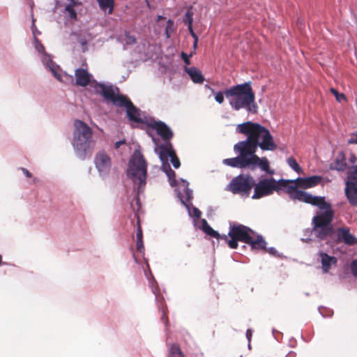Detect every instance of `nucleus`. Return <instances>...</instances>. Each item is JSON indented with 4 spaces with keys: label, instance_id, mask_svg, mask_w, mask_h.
I'll list each match as a JSON object with an SVG mask.
<instances>
[{
    "label": "nucleus",
    "instance_id": "obj_42",
    "mask_svg": "<svg viewBox=\"0 0 357 357\" xmlns=\"http://www.w3.org/2000/svg\"><path fill=\"white\" fill-rule=\"evenodd\" d=\"M165 174H167L170 181H172V182H175L176 173L174 170L171 169L167 173Z\"/></svg>",
    "mask_w": 357,
    "mask_h": 357
},
{
    "label": "nucleus",
    "instance_id": "obj_51",
    "mask_svg": "<svg viewBox=\"0 0 357 357\" xmlns=\"http://www.w3.org/2000/svg\"><path fill=\"white\" fill-rule=\"evenodd\" d=\"M252 335V331L251 329H248L246 331V337L249 342L251 340Z\"/></svg>",
    "mask_w": 357,
    "mask_h": 357
},
{
    "label": "nucleus",
    "instance_id": "obj_13",
    "mask_svg": "<svg viewBox=\"0 0 357 357\" xmlns=\"http://www.w3.org/2000/svg\"><path fill=\"white\" fill-rule=\"evenodd\" d=\"M159 158L160 160H167L170 158L173 167L176 169L178 168L181 165L180 160L177 157L175 151L173 149L172 145L170 142L165 144H160L158 146Z\"/></svg>",
    "mask_w": 357,
    "mask_h": 357
},
{
    "label": "nucleus",
    "instance_id": "obj_61",
    "mask_svg": "<svg viewBox=\"0 0 357 357\" xmlns=\"http://www.w3.org/2000/svg\"><path fill=\"white\" fill-rule=\"evenodd\" d=\"M146 3H147V6H148L149 7H150V4H149V3L148 0H146Z\"/></svg>",
    "mask_w": 357,
    "mask_h": 357
},
{
    "label": "nucleus",
    "instance_id": "obj_22",
    "mask_svg": "<svg viewBox=\"0 0 357 357\" xmlns=\"http://www.w3.org/2000/svg\"><path fill=\"white\" fill-rule=\"evenodd\" d=\"M247 244H248L252 250L266 251V242L261 235L252 234Z\"/></svg>",
    "mask_w": 357,
    "mask_h": 357
},
{
    "label": "nucleus",
    "instance_id": "obj_8",
    "mask_svg": "<svg viewBox=\"0 0 357 357\" xmlns=\"http://www.w3.org/2000/svg\"><path fill=\"white\" fill-rule=\"evenodd\" d=\"M254 185L255 181L252 176L240 174L231 181L229 188L234 194L248 197Z\"/></svg>",
    "mask_w": 357,
    "mask_h": 357
},
{
    "label": "nucleus",
    "instance_id": "obj_60",
    "mask_svg": "<svg viewBox=\"0 0 357 357\" xmlns=\"http://www.w3.org/2000/svg\"><path fill=\"white\" fill-rule=\"evenodd\" d=\"M40 48L43 50H44V47L43 46V45L40 44Z\"/></svg>",
    "mask_w": 357,
    "mask_h": 357
},
{
    "label": "nucleus",
    "instance_id": "obj_39",
    "mask_svg": "<svg viewBox=\"0 0 357 357\" xmlns=\"http://www.w3.org/2000/svg\"><path fill=\"white\" fill-rule=\"evenodd\" d=\"M350 268L352 274L357 278V259H354L351 261Z\"/></svg>",
    "mask_w": 357,
    "mask_h": 357
},
{
    "label": "nucleus",
    "instance_id": "obj_24",
    "mask_svg": "<svg viewBox=\"0 0 357 357\" xmlns=\"http://www.w3.org/2000/svg\"><path fill=\"white\" fill-rule=\"evenodd\" d=\"M321 268L324 273H327L331 268L333 265H336L337 259L336 257L329 256L328 254L324 252L320 253Z\"/></svg>",
    "mask_w": 357,
    "mask_h": 357
},
{
    "label": "nucleus",
    "instance_id": "obj_56",
    "mask_svg": "<svg viewBox=\"0 0 357 357\" xmlns=\"http://www.w3.org/2000/svg\"><path fill=\"white\" fill-rule=\"evenodd\" d=\"M286 357H295V354L294 352L289 353Z\"/></svg>",
    "mask_w": 357,
    "mask_h": 357
},
{
    "label": "nucleus",
    "instance_id": "obj_30",
    "mask_svg": "<svg viewBox=\"0 0 357 357\" xmlns=\"http://www.w3.org/2000/svg\"><path fill=\"white\" fill-rule=\"evenodd\" d=\"M287 163L289 166L294 169L296 172L300 174L302 172V168L296 162V159L293 157H290L287 159Z\"/></svg>",
    "mask_w": 357,
    "mask_h": 357
},
{
    "label": "nucleus",
    "instance_id": "obj_17",
    "mask_svg": "<svg viewBox=\"0 0 357 357\" xmlns=\"http://www.w3.org/2000/svg\"><path fill=\"white\" fill-rule=\"evenodd\" d=\"M255 166H258L262 171L270 174H273L274 173V171L270 169L269 162L266 157L259 158L255 153L250 154L248 167L254 169Z\"/></svg>",
    "mask_w": 357,
    "mask_h": 357
},
{
    "label": "nucleus",
    "instance_id": "obj_16",
    "mask_svg": "<svg viewBox=\"0 0 357 357\" xmlns=\"http://www.w3.org/2000/svg\"><path fill=\"white\" fill-rule=\"evenodd\" d=\"M94 162L98 170L102 173L108 172L112 166L111 158L104 151L96 153Z\"/></svg>",
    "mask_w": 357,
    "mask_h": 357
},
{
    "label": "nucleus",
    "instance_id": "obj_28",
    "mask_svg": "<svg viewBox=\"0 0 357 357\" xmlns=\"http://www.w3.org/2000/svg\"><path fill=\"white\" fill-rule=\"evenodd\" d=\"M100 8L102 10L108 9V14H112L114 10V0H96Z\"/></svg>",
    "mask_w": 357,
    "mask_h": 357
},
{
    "label": "nucleus",
    "instance_id": "obj_6",
    "mask_svg": "<svg viewBox=\"0 0 357 357\" xmlns=\"http://www.w3.org/2000/svg\"><path fill=\"white\" fill-rule=\"evenodd\" d=\"M128 176L137 185L138 191L143 190L147 176V163L143 154L135 150L129 162Z\"/></svg>",
    "mask_w": 357,
    "mask_h": 357
},
{
    "label": "nucleus",
    "instance_id": "obj_45",
    "mask_svg": "<svg viewBox=\"0 0 357 357\" xmlns=\"http://www.w3.org/2000/svg\"><path fill=\"white\" fill-rule=\"evenodd\" d=\"M188 31H189L190 35L193 38L194 40H199L198 39V36H197V34L193 31L192 24L188 25Z\"/></svg>",
    "mask_w": 357,
    "mask_h": 357
},
{
    "label": "nucleus",
    "instance_id": "obj_23",
    "mask_svg": "<svg viewBox=\"0 0 357 357\" xmlns=\"http://www.w3.org/2000/svg\"><path fill=\"white\" fill-rule=\"evenodd\" d=\"M321 180V176H312L307 178H297L296 182L299 188H310L317 185Z\"/></svg>",
    "mask_w": 357,
    "mask_h": 357
},
{
    "label": "nucleus",
    "instance_id": "obj_50",
    "mask_svg": "<svg viewBox=\"0 0 357 357\" xmlns=\"http://www.w3.org/2000/svg\"><path fill=\"white\" fill-rule=\"evenodd\" d=\"M201 213H202L201 211L198 208H194L193 215L195 217H196L197 218H200Z\"/></svg>",
    "mask_w": 357,
    "mask_h": 357
},
{
    "label": "nucleus",
    "instance_id": "obj_7",
    "mask_svg": "<svg viewBox=\"0 0 357 357\" xmlns=\"http://www.w3.org/2000/svg\"><path fill=\"white\" fill-rule=\"evenodd\" d=\"M252 234H255V231L250 227L241 224L230 223L228 234H222V239L230 248L236 249L238 241L247 243Z\"/></svg>",
    "mask_w": 357,
    "mask_h": 357
},
{
    "label": "nucleus",
    "instance_id": "obj_59",
    "mask_svg": "<svg viewBox=\"0 0 357 357\" xmlns=\"http://www.w3.org/2000/svg\"><path fill=\"white\" fill-rule=\"evenodd\" d=\"M166 34H167V37H169V33H168L167 28L166 29Z\"/></svg>",
    "mask_w": 357,
    "mask_h": 357
},
{
    "label": "nucleus",
    "instance_id": "obj_46",
    "mask_svg": "<svg viewBox=\"0 0 357 357\" xmlns=\"http://www.w3.org/2000/svg\"><path fill=\"white\" fill-rule=\"evenodd\" d=\"M356 160H357V158H356V155L354 153H351L349 158V163H351V165H354V163H356Z\"/></svg>",
    "mask_w": 357,
    "mask_h": 357
},
{
    "label": "nucleus",
    "instance_id": "obj_36",
    "mask_svg": "<svg viewBox=\"0 0 357 357\" xmlns=\"http://www.w3.org/2000/svg\"><path fill=\"white\" fill-rule=\"evenodd\" d=\"M125 36H126V43L127 45H133L137 43V40H136V38H135V36L130 35L128 32L125 33Z\"/></svg>",
    "mask_w": 357,
    "mask_h": 357
},
{
    "label": "nucleus",
    "instance_id": "obj_18",
    "mask_svg": "<svg viewBox=\"0 0 357 357\" xmlns=\"http://www.w3.org/2000/svg\"><path fill=\"white\" fill-rule=\"evenodd\" d=\"M149 127L154 129L164 141H168V142H169V140L173 137L172 130L162 121H153L149 124Z\"/></svg>",
    "mask_w": 357,
    "mask_h": 357
},
{
    "label": "nucleus",
    "instance_id": "obj_25",
    "mask_svg": "<svg viewBox=\"0 0 357 357\" xmlns=\"http://www.w3.org/2000/svg\"><path fill=\"white\" fill-rule=\"evenodd\" d=\"M153 292L155 295L156 302L158 304L159 310L162 313L161 319L167 324L168 322V318L167 315V308L165 305V299L163 296L159 294V290L157 288L153 289Z\"/></svg>",
    "mask_w": 357,
    "mask_h": 357
},
{
    "label": "nucleus",
    "instance_id": "obj_41",
    "mask_svg": "<svg viewBox=\"0 0 357 357\" xmlns=\"http://www.w3.org/2000/svg\"><path fill=\"white\" fill-rule=\"evenodd\" d=\"M349 144H357V132L351 135L350 138L348 139Z\"/></svg>",
    "mask_w": 357,
    "mask_h": 357
},
{
    "label": "nucleus",
    "instance_id": "obj_31",
    "mask_svg": "<svg viewBox=\"0 0 357 357\" xmlns=\"http://www.w3.org/2000/svg\"><path fill=\"white\" fill-rule=\"evenodd\" d=\"M193 12L192 10V7H190L187 12L185 13L183 17V22L187 25L192 24L193 22Z\"/></svg>",
    "mask_w": 357,
    "mask_h": 357
},
{
    "label": "nucleus",
    "instance_id": "obj_32",
    "mask_svg": "<svg viewBox=\"0 0 357 357\" xmlns=\"http://www.w3.org/2000/svg\"><path fill=\"white\" fill-rule=\"evenodd\" d=\"M205 87L208 88L213 93H215V100L217 102H218L219 104H222L224 102L225 91L224 92L219 91V92L215 93L214 89L211 88L209 86L206 85Z\"/></svg>",
    "mask_w": 357,
    "mask_h": 357
},
{
    "label": "nucleus",
    "instance_id": "obj_1",
    "mask_svg": "<svg viewBox=\"0 0 357 357\" xmlns=\"http://www.w3.org/2000/svg\"><path fill=\"white\" fill-rule=\"evenodd\" d=\"M236 130L247 136L240 142L252 153H255L258 147L263 151H274L277 148L270 131L259 123L246 121L238 124Z\"/></svg>",
    "mask_w": 357,
    "mask_h": 357
},
{
    "label": "nucleus",
    "instance_id": "obj_55",
    "mask_svg": "<svg viewBox=\"0 0 357 357\" xmlns=\"http://www.w3.org/2000/svg\"><path fill=\"white\" fill-rule=\"evenodd\" d=\"M267 251L271 254H274L276 252L275 249L273 248H269Z\"/></svg>",
    "mask_w": 357,
    "mask_h": 357
},
{
    "label": "nucleus",
    "instance_id": "obj_11",
    "mask_svg": "<svg viewBox=\"0 0 357 357\" xmlns=\"http://www.w3.org/2000/svg\"><path fill=\"white\" fill-rule=\"evenodd\" d=\"M97 92L101 94L103 98L112 102L116 107H121L127 100L128 97L119 93V89L113 86H106L103 84H98Z\"/></svg>",
    "mask_w": 357,
    "mask_h": 357
},
{
    "label": "nucleus",
    "instance_id": "obj_58",
    "mask_svg": "<svg viewBox=\"0 0 357 357\" xmlns=\"http://www.w3.org/2000/svg\"><path fill=\"white\" fill-rule=\"evenodd\" d=\"M168 24H173V22L171 20L167 21Z\"/></svg>",
    "mask_w": 357,
    "mask_h": 357
},
{
    "label": "nucleus",
    "instance_id": "obj_27",
    "mask_svg": "<svg viewBox=\"0 0 357 357\" xmlns=\"http://www.w3.org/2000/svg\"><path fill=\"white\" fill-rule=\"evenodd\" d=\"M202 229L206 234L217 239H222V235H220L217 231L214 230L205 220L202 221Z\"/></svg>",
    "mask_w": 357,
    "mask_h": 357
},
{
    "label": "nucleus",
    "instance_id": "obj_40",
    "mask_svg": "<svg viewBox=\"0 0 357 357\" xmlns=\"http://www.w3.org/2000/svg\"><path fill=\"white\" fill-rule=\"evenodd\" d=\"M162 166L161 169L165 173H167L172 168L167 160H161Z\"/></svg>",
    "mask_w": 357,
    "mask_h": 357
},
{
    "label": "nucleus",
    "instance_id": "obj_47",
    "mask_svg": "<svg viewBox=\"0 0 357 357\" xmlns=\"http://www.w3.org/2000/svg\"><path fill=\"white\" fill-rule=\"evenodd\" d=\"M126 144V140L125 139H123V140H120V141H118L116 142L115 144H114V147L116 149H118L120 148V146L123 144Z\"/></svg>",
    "mask_w": 357,
    "mask_h": 357
},
{
    "label": "nucleus",
    "instance_id": "obj_10",
    "mask_svg": "<svg viewBox=\"0 0 357 357\" xmlns=\"http://www.w3.org/2000/svg\"><path fill=\"white\" fill-rule=\"evenodd\" d=\"M97 92L101 94L103 98L112 102L116 107H121L127 100L128 97L119 93V89L113 86H106L103 84H98Z\"/></svg>",
    "mask_w": 357,
    "mask_h": 357
},
{
    "label": "nucleus",
    "instance_id": "obj_26",
    "mask_svg": "<svg viewBox=\"0 0 357 357\" xmlns=\"http://www.w3.org/2000/svg\"><path fill=\"white\" fill-rule=\"evenodd\" d=\"M185 72L188 73L194 83L202 84L204 81V77L202 72L196 67H185Z\"/></svg>",
    "mask_w": 357,
    "mask_h": 357
},
{
    "label": "nucleus",
    "instance_id": "obj_53",
    "mask_svg": "<svg viewBox=\"0 0 357 357\" xmlns=\"http://www.w3.org/2000/svg\"><path fill=\"white\" fill-rule=\"evenodd\" d=\"M52 73L54 75V77L59 81L61 80V75H59V73H57L56 71H54V70H52Z\"/></svg>",
    "mask_w": 357,
    "mask_h": 357
},
{
    "label": "nucleus",
    "instance_id": "obj_33",
    "mask_svg": "<svg viewBox=\"0 0 357 357\" xmlns=\"http://www.w3.org/2000/svg\"><path fill=\"white\" fill-rule=\"evenodd\" d=\"M135 216L137 217L136 240L143 239V232L140 225V219L138 215H136Z\"/></svg>",
    "mask_w": 357,
    "mask_h": 357
},
{
    "label": "nucleus",
    "instance_id": "obj_2",
    "mask_svg": "<svg viewBox=\"0 0 357 357\" xmlns=\"http://www.w3.org/2000/svg\"><path fill=\"white\" fill-rule=\"evenodd\" d=\"M225 95L233 109L238 111L244 108L252 114L257 112L258 107L255 102V94L250 82L231 86L225 91Z\"/></svg>",
    "mask_w": 357,
    "mask_h": 357
},
{
    "label": "nucleus",
    "instance_id": "obj_54",
    "mask_svg": "<svg viewBox=\"0 0 357 357\" xmlns=\"http://www.w3.org/2000/svg\"><path fill=\"white\" fill-rule=\"evenodd\" d=\"M197 44H198V40H194V43H193V49H194V51L196 50L197 47ZM195 53V52H193Z\"/></svg>",
    "mask_w": 357,
    "mask_h": 357
},
{
    "label": "nucleus",
    "instance_id": "obj_35",
    "mask_svg": "<svg viewBox=\"0 0 357 357\" xmlns=\"http://www.w3.org/2000/svg\"><path fill=\"white\" fill-rule=\"evenodd\" d=\"M66 10L69 13L70 17L72 19L77 18V13L74 9L73 5H66Z\"/></svg>",
    "mask_w": 357,
    "mask_h": 357
},
{
    "label": "nucleus",
    "instance_id": "obj_48",
    "mask_svg": "<svg viewBox=\"0 0 357 357\" xmlns=\"http://www.w3.org/2000/svg\"><path fill=\"white\" fill-rule=\"evenodd\" d=\"M349 173L357 178V165L354 166Z\"/></svg>",
    "mask_w": 357,
    "mask_h": 357
},
{
    "label": "nucleus",
    "instance_id": "obj_37",
    "mask_svg": "<svg viewBox=\"0 0 357 357\" xmlns=\"http://www.w3.org/2000/svg\"><path fill=\"white\" fill-rule=\"evenodd\" d=\"M193 54H194V52H191L188 55V54H187L186 53H185L183 52H181V58H182V59L183 60L184 63L186 65H190V57H191Z\"/></svg>",
    "mask_w": 357,
    "mask_h": 357
},
{
    "label": "nucleus",
    "instance_id": "obj_4",
    "mask_svg": "<svg viewBox=\"0 0 357 357\" xmlns=\"http://www.w3.org/2000/svg\"><path fill=\"white\" fill-rule=\"evenodd\" d=\"M298 188L299 187L296 182V179H280L276 181L277 192L283 190L289 194L292 199L317 206L319 208L327 206L324 197L313 196L306 192L298 190Z\"/></svg>",
    "mask_w": 357,
    "mask_h": 357
},
{
    "label": "nucleus",
    "instance_id": "obj_20",
    "mask_svg": "<svg viewBox=\"0 0 357 357\" xmlns=\"http://www.w3.org/2000/svg\"><path fill=\"white\" fill-rule=\"evenodd\" d=\"M337 238L340 241L348 245H353L357 243V238L353 236L348 227H341L337 230Z\"/></svg>",
    "mask_w": 357,
    "mask_h": 357
},
{
    "label": "nucleus",
    "instance_id": "obj_3",
    "mask_svg": "<svg viewBox=\"0 0 357 357\" xmlns=\"http://www.w3.org/2000/svg\"><path fill=\"white\" fill-rule=\"evenodd\" d=\"M72 145L76 155L81 160L91 156L95 149L96 141L93 137V130L85 122L75 120L73 134Z\"/></svg>",
    "mask_w": 357,
    "mask_h": 357
},
{
    "label": "nucleus",
    "instance_id": "obj_12",
    "mask_svg": "<svg viewBox=\"0 0 357 357\" xmlns=\"http://www.w3.org/2000/svg\"><path fill=\"white\" fill-rule=\"evenodd\" d=\"M255 192L252 198L257 199L277 192L276 181L273 178H264L255 184Z\"/></svg>",
    "mask_w": 357,
    "mask_h": 357
},
{
    "label": "nucleus",
    "instance_id": "obj_19",
    "mask_svg": "<svg viewBox=\"0 0 357 357\" xmlns=\"http://www.w3.org/2000/svg\"><path fill=\"white\" fill-rule=\"evenodd\" d=\"M348 167H349L346 161V155L343 151L338 152L334 160L329 165L331 170H335L337 172H344Z\"/></svg>",
    "mask_w": 357,
    "mask_h": 357
},
{
    "label": "nucleus",
    "instance_id": "obj_43",
    "mask_svg": "<svg viewBox=\"0 0 357 357\" xmlns=\"http://www.w3.org/2000/svg\"><path fill=\"white\" fill-rule=\"evenodd\" d=\"M188 31H189L190 35L193 38L194 40H199L198 39V36H197V34L193 31L192 24L188 25Z\"/></svg>",
    "mask_w": 357,
    "mask_h": 357
},
{
    "label": "nucleus",
    "instance_id": "obj_38",
    "mask_svg": "<svg viewBox=\"0 0 357 357\" xmlns=\"http://www.w3.org/2000/svg\"><path fill=\"white\" fill-rule=\"evenodd\" d=\"M136 250L137 252L142 253L144 251V246L143 239L136 240Z\"/></svg>",
    "mask_w": 357,
    "mask_h": 357
},
{
    "label": "nucleus",
    "instance_id": "obj_15",
    "mask_svg": "<svg viewBox=\"0 0 357 357\" xmlns=\"http://www.w3.org/2000/svg\"><path fill=\"white\" fill-rule=\"evenodd\" d=\"M120 107H125L128 119L130 121L137 123H143L144 120L141 115V111L134 105L132 101L128 98Z\"/></svg>",
    "mask_w": 357,
    "mask_h": 357
},
{
    "label": "nucleus",
    "instance_id": "obj_5",
    "mask_svg": "<svg viewBox=\"0 0 357 357\" xmlns=\"http://www.w3.org/2000/svg\"><path fill=\"white\" fill-rule=\"evenodd\" d=\"M327 206L320 208L324 210L317 213L312 220V232L320 240H324L333 234L334 229L332 221L334 217V212L331 205L326 202Z\"/></svg>",
    "mask_w": 357,
    "mask_h": 357
},
{
    "label": "nucleus",
    "instance_id": "obj_57",
    "mask_svg": "<svg viewBox=\"0 0 357 357\" xmlns=\"http://www.w3.org/2000/svg\"><path fill=\"white\" fill-rule=\"evenodd\" d=\"M190 194V192L188 190L187 196H188V199H190L191 198Z\"/></svg>",
    "mask_w": 357,
    "mask_h": 357
},
{
    "label": "nucleus",
    "instance_id": "obj_14",
    "mask_svg": "<svg viewBox=\"0 0 357 357\" xmlns=\"http://www.w3.org/2000/svg\"><path fill=\"white\" fill-rule=\"evenodd\" d=\"M345 195L352 206H357V178L349 173L345 183Z\"/></svg>",
    "mask_w": 357,
    "mask_h": 357
},
{
    "label": "nucleus",
    "instance_id": "obj_9",
    "mask_svg": "<svg viewBox=\"0 0 357 357\" xmlns=\"http://www.w3.org/2000/svg\"><path fill=\"white\" fill-rule=\"evenodd\" d=\"M234 150L239 153V155L235 158H227L223 160L225 165L237 167L245 168L249 167V155L252 153L247 151L246 148L239 142L234 146Z\"/></svg>",
    "mask_w": 357,
    "mask_h": 357
},
{
    "label": "nucleus",
    "instance_id": "obj_21",
    "mask_svg": "<svg viewBox=\"0 0 357 357\" xmlns=\"http://www.w3.org/2000/svg\"><path fill=\"white\" fill-rule=\"evenodd\" d=\"M86 68H77L75 72L76 84L81 86H86L91 82V75Z\"/></svg>",
    "mask_w": 357,
    "mask_h": 357
},
{
    "label": "nucleus",
    "instance_id": "obj_29",
    "mask_svg": "<svg viewBox=\"0 0 357 357\" xmlns=\"http://www.w3.org/2000/svg\"><path fill=\"white\" fill-rule=\"evenodd\" d=\"M169 357H185L180 347L176 344H173L169 349Z\"/></svg>",
    "mask_w": 357,
    "mask_h": 357
},
{
    "label": "nucleus",
    "instance_id": "obj_52",
    "mask_svg": "<svg viewBox=\"0 0 357 357\" xmlns=\"http://www.w3.org/2000/svg\"><path fill=\"white\" fill-rule=\"evenodd\" d=\"M79 4V3L78 2V0H70V3L68 4V5H73V7H75V6Z\"/></svg>",
    "mask_w": 357,
    "mask_h": 357
},
{
    "label": "nucleus",
    "instance_id": "obj_49",
    "mask_svg": "<svg viewBox=\"0 0 357 357\" xmlns=\"http://www.w3.org/2000/svg\"><path fill=\"white\" fill-rule=\"evenodd\" d=\"M21 170L22 171V172L24 174V175L26 177L31 178L32 176V174L28 169H26V168L22 167Z\"/></svg>",
    "mask_w": 357,
    "mask_h": 357
},
{
    "label": "nucleus",
    "instance_id": "obj_44",
    "mask_svg": "<svg viewBox=\"0 0 357 357\" xmlns=\"http://www.w3.org/2000/svg\"><path fill=\"white\" fill-rule=\"evenodd\" d=\"M188 31H189L190 35L193 38L194 40H199L198 39V36H197V34L193 31L192 24L188 25Z\"/></svg>",
    "mask_w": 357,
    "mask_h": 357
},
{
    "label": "nucleus",
    "instance_id": "obj_34",
    "mask_svg": "<svg viewBox=\"0 0 357 357\" xmlns=\"http://www.w3.org/2000/svg\"><path fill=\"white\" fill-rule=\"evenodd\" d=\"M332 94H333L335 97V99L337 102H340L342 100H346V96L344 93H340L334 88H331L330 89Z\"/></svg>",
    "mask_w": 357,
    "mask_h": 357
}]
</instances>
